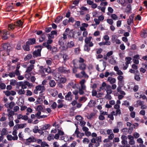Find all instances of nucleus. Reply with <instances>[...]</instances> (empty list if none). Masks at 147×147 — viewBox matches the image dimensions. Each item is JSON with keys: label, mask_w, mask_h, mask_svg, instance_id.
Returning a JSON list of instances; mask_svg holds the SVG:
<instances>
[{"label": "nucleus", "mask_w": 147, "mask_h": 147, "mask_svg": "<svg viewBox=\"0 0 147 147\" xmlns=\"http://www.w3.org/2000/svg\"><path fill=\"white\" fill-rule=\"evenodd\" d=\"M92 38L91 36L86 37L85 39V42L86 44L84 46V50L85 51L88 52L90 50L89 47H92L93 46L94 44L91 41Z\"/></svg>", "instance_id": "nucleus-1"}, {"label": "nucleus", "mask_w": 147, "mask_h": 147, "mask_svg": "<svg viewBox=\"0 0 147 147\" xmlns=\"http://www.w3.org/2000/svg\"><path fill=\"white\" fill-rule=\"evenodd\" d=\"M86 81L84 79L82 80L80 82V88L79 89V93L80 94H82L84 93L83 90L86 89V86L84 83Z\"/></svg>", "instance_id": "nucleus-2"}, {"label": "nucleus", "mask_w": 147, "mask_h": 147, "mask_svg": "<svg viewBox=\"0 0 147 147\" xmlns=\"http://www.w3.org/2000/svg\"><path fill=\"white\" fill-rule=\"evenodd\" d=\"M100 144L97 142L95 138H93L91 140V143H90L88 147H98L99 146Z\"/></svg>", "instance_id": "nucleus-3"}, {"label": "nucleus", "mask_w": 147, "mask_h": 147, "mask_svg": "<svg viewBox=\"0 0 147 147\" xmlns=\"http://www.w3.org/2000/svg\"><path fill=\"white\" fill-rule=\"evenodd\" d=\"M106 62L103 61L102 63H100L99 65H97V70L100 71H104L106 67Z\"/></svg>", "instance_id": "nucleus-4"}, {"label": "nucleus", "mask_w": 147, "mask_h": 147, "mask_svg": "<svg viewBox=\"0 0 147 147\" xmlns=\"http://www.w3.org/2000/svg\"><path fill=\"white\" fill-rule=\"evenodd\" d=\"M36 47H39L37 50H36L33 53V56L34 57H40L41 56V51L42 49L41 46V45H38Z\"/></svg>", "instance_id": "nucleus-5"}, {"label": "nucleus", "mask_w": 147, "mask_h": 147, "mask_svg": "<svg viewBox=\"0 0 147 147\" xmlns=\"http://www.w3.org/2000/svg\"><path fill=\"white\" fill-rule=\"evenodd\" d=\"M45 88L44 86L38 85L36 87L35 89L34 90V92L35 94L38 93V91H41V92H42L43 91L45 90Z\"/></svg>", "instance_id": "nucleus-6"}, {"label": "nucleus", "mask_w": 147, "mask_h": 147, "mask_svg": "<svg viewBox=\"0 0 147 147\" xmlns=\"http://www.w3.org/2000/svg\"><path fill=\"white\" fill-rule=\"evenodd\" d=\"M58 71L63 73H68L69 72V69L66 67L61 66L58 69Z\"/></svg>", "instance_id": "nucleus-7"}, {"label": "nucleus", "mask_w": 147, "mask_h": 147, "mask_svg": "<svg viewBox=\"0 0 147 147\" xmlns=\"http://www.w3.org/2000/svg\"><path fill=\"white\" fill-rule=\"evenodd\" d=\"M3 48L8 53V55H9V53L12 49L10 44L9 43L4 44L3 45Z\"/></svg>", "instance_id": "nucleus-8"}, {"label": "nucleus", "mask_w": 147, "mask_h": 147, "mask_svg": "<svg viewBox=\"0 0 147 147\" xmlns=\"http://www.w3.org/2000/svg\"><path fill=\"white\" fill-rule=\"evenodd\" d=\"M76 77L80 78H82L84 77L85 78H88V76L86 73L84 71H82L81 72L80 74H78L76 75Z\"/></svg>", "instance_id": "nucleus-9"}, {"label": "nucleus", "mask_w": 147, "mask_h": 147, "mask_svg": "<svg viewBox=\"0 0 147 147\" xmlns=\"http://www.w3.org/2000/svg\"><path fill=\"white\" fill-rule=\"evenodd\" d=\"M132 59L130 57H127L125 58L126 62L125 63V65L123 68L124 70L126 69L128 67V64L130 63V61Z\"/></svg>", "instance_id": "nucleus-10"}, {"label": "nucleus", "mask_w": 147, "mask_h": 147, "mask_svg": "<svg viewBox=\"0 0 147 147\" xmlns=\"http://www.w3.org/2000/svg\"><path fill=\"white\" fill-rule=\"evenodd\" d=\"M129 140V144L131 145H133L135 144V142L134 140V137L131 135H128L127 136Z\"/></svg>", "instance_id": "nucleus-11"}, {"label": "nucleus", "mask_w": 147, "mask_h": 147, "mask_svg": "<svg viewBox=\"0 0 147 147\" xmlns=\"http://www.w3.org/2000/svg\"><path fill=\"white\" fill-rule=\"evenodd\" d=\"M76 135L77 138H81L84 135V133H81L79 131L78 128H77L75 131V134L74 135Z\"/></svg>", "instance_id": "nucleus-12"}, {"label": "nucleus", "mask_w": 147, "mask_h": 147, "mask_svg": "<svg viewBox=\"0 0 147 147\" xmlns=\"http://www.w3.org/2000/svg\"><path fill=\"white\" fill-rule=\"evenodd\" d=\"M15 105V103L13 102H8L6 103L5 105V106L7 108L10 109H12Z\"/></svg>", "instance_id": "nucleus-13"}, {"label": "nucleus", "mask_w": 147, "mask_h": 147, "mask_svg": "<svg viewBox=\"0 0 147 147\" xmlns=\"http://www.w3.org/2000/svg\"><path fill=\"white\" fill-rule=\"evenodd\" d=\"M26 123L16 124L14 126V128L18 129L20 128H23L26 127Z\"/></svg>", "instance_id": "nucleus-14"}, {"label": "nucleus", "mask_w": 147, "mask_h": 147, "mask_svg": "<svg viewBox=\"0 0 147 147\" xmlns=\"http://www.w3.org/2000/svg\"><path fill=\"white\" fill-rule=\"evenodd\" d=\"M7 138L8 140L11 141L12 140H17L18 139V136H12L11 135L8 134L7 136Z\"/></svg>", "instance_id": "nucleus-15"}, {"label": "nucleus", "mask_w": 147, "mask_h": 147, "mask_svg": "<svg viewBox=\"0 0 147 147\" xmlns=\"http://www.w3.org/2000/svg\"><path fill=\"white\" fill-rule=\"evenodd\" d=\"M65 99L66 100H71L72 99V95L71 93L69 92L65 96Z\"/></svg>", "instance_id": "nucleus-16"}, {"label": "nucleus", "mask_w": 147, "mask_h": 147, "mask_svg": "<svg viewBox=\"0 0 147 147\" xmlns=\"http://www.w3.org/2000/svg\"><path fill=\"white\" fill-rule=\"evenodd\" d=\"M20 85L22 86V88L23 89L26 88H27L26 85L28 86H30V84L28 82L25 81L24 84H22V83H20Z\"/></svg>", "instance_id": "nucleus-17"}, {"label": "nucleus", "mask_w": 147, "mask_h": 147, "mask_svg": "<svg viewBox=\"0 0 147 147\" xmlns=\"http://www.w3.org/2000/svg\"><path fill=\"white\" fill-rule=\"evenodd\" d=\"M75 45V43L73 41H70L68 42L66 46L67 48H70L74 47Z\"/></svg>", "instance_id": "nucleus-18"}, {"label": "nucleus", "mask_w": 147, "mask_h": 147, "mask_svg": "<svg viewBox=\"0 0 147 147\" xmlns=\"http://www.w3.org/2000/svg\"><path fill=\"white\" fill-rule=\"evenodd\" d=\"M114 70L117 71V74L118 75H121L123 74V73L120 70L117 66H115L114 67Z\"/></svg>", "instance_id": "nucleus-19"}, {"label": "nucleus", "mask_w": 147, "mask_h": 147, "mask_svg": "<svg viewBox=\"0 0 147 147\" xmlns=\"http://www.w3.org/2000/svg\"><path fill=\"white\" fill-rule=\"evenodd\" d=\"M71 104L73 106H74L75 108H80L82 105V104L78 102H72Z\"/></svg>", "instance_id": "nucleus-20"}, {"label": "nucleus", "mask_w": 147, "mask_h": 147, "mask_svg": "<svg viewBox=\"0 0 147 147\" xmlns=\"http://www.w3.org/2000/svg\"><path fill=\"white\" fill-rule=\"evenodd\" d=\"M36 42L35 38H33L29 40L28 41L26 42L27 45H32L35 43Z\"/></svg>", "instance_id": "nucleus-21"}, {"label": "nucleus", "mask_w": 147, "mask_h": 147, "mask_svg": "<svg viewBox=\"0 0 147 147\" xmlns=\"http://www.w3.org/2000/svg\"><path fill=\"white\" fill-rule=\"evenodd\" d=\"M122 147H130V145L128 144L127 141H122Z\"/></svg>", "instance_id": "nucleus-22"}, {"label": "nucleus", "mask_w": 147, "mask_h": 147, "mask_svg": "<svg viewBox=\"0 0 147 147\" xmlns=\"http://www.w3.org/2000/svg\"><path fill=\"white\" fill-rule=\"evenodd\" d=\"M107 80L111 84L115 83L116 82V80L115 78H113L110 77H109L108 78Z\"/></svg>", "instance_id": "nucleus-23"}, {"label": "nucleus", "mask_w": 147, "mask_h": 147, "mask_svg": "<svg viewBox=\"0 0 147 147\" xmlns=\"http://www.w3.org/2000/svg\"><path fill=\"white\" fill-rule=\"evenodd\" d=\"M134 18V16L131 15L129 17V19L128 20L127 22L128 25H130L133 22Z\"/></svg>", "instance_id": "nucleus-24"}, {"label": "nucleus", "mask_w": 147, "mask_h": 147, "mask_svg": "<svg viewBox=\"0 0 147 147\" xmlns=\"http://www.w3.org/2000/svg\"><path fill=\"white\" fill-rule=\"evenodd\" d=\"M34 65L32 64H30L28 66L26 71V72H28L30 71L34 68Z\"/></svg>", "instance_id": "nucleus-25"}, {"label": "nucleus", "mask_w": 147, "mask_h": 147, "mask_svg": "<svg viewBox=\"0 0 147 147\" xmlns=\"http://www.w3.org/2000/svg\"><path fill=\"white\" fill-rule=\"evenodd\" d=\"M139 104L141 106V109H146L147 108V106L144 104V102H140Z\"/></svg>", "instance_id": "nucleus-26"}, {"label": "nucleus", "mask_w": 147, "mask_h": 147, "mask_svg": "<svg viewBox=\"0 0 147 147\" xmlns=\"http://www.w3.org/2000/svg\"><path fill=\"white\" fill-rule=\"evenodd\" d=\"M79 68L80 69L84 71L86 68V65L85 64L82 63L80 65Z\"/></svg>", "instance_id": "nucleus-27"}, {"label": "nucleus", "mask_w": 147, "mask_h": 147, "mask_svg": "<svg viewBox=\"0 0 147 147\" xmlns=\"http://www.w3.org/2000/svg\"><path fill=\"white\" fill-rule=\"evenodd\" d=\"M54 76L55 77V79L56 80H58L60 79V75L57 72L54 73Z\"/></svg>", "instance_id": "nucleus-28"}, {"label": "nucleus", "mask_w": 147, "mask_h": 147, "mask_svg": "<svg viewBox=\"0 0 147 147\" xmlns=\"http://www.w3.org/2000/svg\"><path fill=\"white\" fill-rule=\"evenodd\" d=\"M49 84L50 86L52 87H54L56 84V83L53 80H51L49 82Z\"/></svg>", "instance_id": "nucleus-29"}, {"label": "nucleus", "mask_w": 147, "mask_h": 147, "mask_svg": "<svg viewBox=\"0 0 147 147\" xmlns=\"http://www.w3.org/2000/svg\"><path fill=\"white\" fill-rule=\"evenodd\" d=\"M50 126V125L49 124H45L41 128L43 130L45 131L46 129H47Z\"/></svg>", "instance_id": "nucleus-30"}, {"label": "nucleus", "mask_w": 147, "mask_h": 147, "mask_svg": "<svg viewBox=\"0 0 147 147\" xmlns=\"http://www.w3.org/2000/svg\"><path fill=\"white\" fill-rule=\"evenodd\" d=\"M8 134L7 131L6 129H3L1 132V135L3 136L4 135L7 134Z\"/></svg>", "instance_id": "nucleus-31"}, {"label": "nucleus", "mask_w": 147, "mask_h": 147, "mask_svg": "<svg viewBox=\"0 0 147 147\" xmlns=\"http://www.w3.org/2000/svg\"><path fill=\"white\" fill-rule=\"evenodd\" d=\"M106 86V83L105 82H103L101 86H100V90L99 91H100L101 90H103L104 89H105Z\"/></svg>", "instance_id": "nucleus-32"}, {"label": "nucleus", "mask_w": 147, "mask_h": 147, "mask_svg": "<svg viewBox=\"0 0 147 147\" xmlns=\"http://www.w3.org/2000/svg\"><path fill=\"white\" fill-rule=\"evenodd\" d=\"M43 130L42 129L40 128V129H38V133L40 134V135H43V136L44 135V132H45V133L48 134V132L47 131H45L44 132H43Z\"/></svg>", "instance_id": "nucleus-33"}, {"label": "nucleus", "mask_w": 147, "mask_h": 147, "mask_svg": "<svg viewBox=\"0 0 147 147\" xmlns=\"http://www.w3.org/2000/svg\"><path fill=\"white\" fill-rule=\"evenodd\" d=\"M63 58L64 61H66L67 60L69 59V57L66 54H65L63 55Z\"/></svg>", "instance_id": "nucleus-34"}, {"label": "nucleus", "mask_w": 147, "mask_h": 147, "mask_svg": "<svg viewBox=\"0 0 147 147\" xmlns=\"http://www.w3.org/2000/svg\"><path fill=\"white\" fill-rule=\"evenodd\" d=\"M141 36L142 37L145 38L147 36V31L145 30L142 32Z\"/></svg>", "instance_id": "nucleus-35"}, {"label": "nucleus", "mask_w": 147, "mask_h": 147, "mask_svg": "<svg viewBox=\"0 0 147 147\" xmlns=\"http://www.w3.org/2000/svg\"><path fill=\"white\" fill-rule=\"evenodd\" d=\"M95 104H96L95 102H89L88 106L90 107H92L94 106Z\"/></svg>", "instance_id": "nucleus-36"}, {"label": "nucleus", "mask_w": 147, "mask_h": 147, "mask_svg": "<svg viewBox=\"0 0 147 147\" xmlns=\"http://www.w3.org/2000/svg\"><path fill=\"white\" fill-rule=\"evenodd\" d=\"M123 123L121 122H118L117 123V127L118 128H121L122 127Z\"/></svg>", "instance_id": "nucleus-37"}, {"label": "nucleus", "mask_w": 147, "mask_h": 147, "mask_svg": "<svg viewBox=\"0 0 147 147\" xmlns=\"http://www.w3.org/2000/svg\"><path fill=\"white\" fill-rule=\"evenodd\" d=\"M95 115V113H91L90 114L88 115L87 117V118L88 119H91Z\"/></svg>", "instance_id": "nucleus-38"}, {"label": "nucleus", "mask_w": 147, "mask_h": 147, "mask_svg": "<svg viewBox=\"0 0 147 147\" xmlns=\"http://www.w3.org/2000/svg\"><path fill=\"white\" fill-rule=\"evenodd\" d=\"M134 79L137 81H140V77L139 74H136L134 76Z\"/></svg>", "instance_id": "nucleus-39"}, {"label": "nucleus", "mask_w": 147, "mask_h": 147, "mask_svg": "<svg viewBox=\"0 0 147 147\" xmlns=\"http://www.w3.org/2000/svg\"><path fill=\"white\" fill-rule=\"evenodd\" d=\"M105 145L106 147H111L112 146V143L110 141L105 143Z\"/></svg>", "instance_id": "nucleus-40"}, {"label": "nucleus", "mask_w": 147, "mask_h": 147, "mask_svg": "<svg viewBox=\"0 0 147 147\" xmlns=\"http://www.w3.org/2000/svg\"><path fill=\"white\" fill-rule=\"evenodd\" d=\"M38 126H35L33 129V132L34 133H36L38 132Z\"/></svg>", "instance_id": "nucleus-41"}, {"label": "nucleus", "mask_w": 147, "mask_h": 147, "mask_svg": "<svg viewBox=\"0 0 147 147\" xmlns=\"http://www.w3.org/2000/svg\"><path fill=\"white\" fill-rule=\"evenodd\" d=\"M131 9V5L129 4L128 5L127 7L125 10V11L126 12H129L130 11Z\"/></svg>", "instance_id": "nucleus-42"}, {"label": "nucleus", "mask_w": 147, "mask_h": 147, "mask_svg": "<svg viewBox=\"0 0 147 147\" xmlns=\"http://www.w3.org/2000/svg\"><path fill=\"white\" fill-rule=\"evenodd\" d=\"M16 83V81L15 80H12L10 81V84L12 86H15Z\"/></svg>", "instance_id": "nucleus-43"}, {"label": "nucleus", "mask_w": 147, "mask_h": 147, "mask_svg": "<svg viewBox=\"0 0 147 147\" xmlns=\"http://www.w3.org/2000/svg\"><path fill=\"white\" fill-rule=\"evenodd\" d=\"M13 129L14 130L12 132L13 135L14 136H18L16 134L17 133V130H18V129H15V128H14V127H13Z\"/></svg>", "instance_id": "nucleus-44"}, {"label": "nucleus", "mask_w": 147, "mask_h": 147, "mask_svg": "<svg viewBox=\"0 0 147 147\" xmlns=\"http://www.w3.org/2000/svg\"><path fill=\"white\" fill-rule=\"evenodd\" d=\"M76 119L79 122L83 119L82 117L80 115H77L76 117Z\"/></svg>", "instance_id": "nucleus-45"}, {"label": "nucleus", "mask_w": 147, "mask_h": 147, "mask_svg": "<svg viewBox=\"0 0 147 147\" xmlns=\"http://www.w3.org/2000/svg\"><path fill=\"white\" fill-rule=\"evenodd\" d=\"M118 79L119 80V83H121L122 82L123 77L122 76H119L117 77Z\"/></svg>", "instance_id": "nucleus-46"}, {"label": "nucleus", "mask_w": 147, "mask_h": 147, "mask_svg": "<svg viewBox=\"0 0 147 147\" xmlns=\"http://www.w3.org/2000/svg\"><path fill=\"white\" fill-rule=\"evenodd\" d=\"M86 122L82 119L80 122L79 125L82 127L84 126L86 124Z\"/></svg>", "instance_id": "nucleus-47"}, {"label": "nucleus", "mask_w": 147, "mask_h": 147, "mask_svg": "<svg viewBox=\"0 0 147 147\" xmlns=\"http://www.w3.org/2000/svg\"><path fill=\"white\" fill-rule=\"evenodd\" d=\"M48 140L50 141L54 139V135L53 134H50L47 138Z\"/></svg>", "instance_id": "nucleus-48"}, {"label": "nucleus", "mask_w": 147, "mask_h": 147, "mask_svg": "<svg viewBox=\"0 0 147 147\" xmlns=\"http://www.w3.org/2000/svg\"><path fill=\"white\" fill-rule=\"evenodd\" d=\"M17 91L18 92V93L19 94H24L25 92L24 90L23 89H21L19 90H17Z\"/></svg>", "instance_id": "nucleus-49"}, {"label": "nucleus", "mask_w": 147, "mask_h": 147, "mask_svg": "<svg viewBox=\"0 0 147 147\" xmlns=\"http://www.w3.org/2000/svg\"><path fill=\"white\" fill-rule=\"evenodd\" d=\"M45 97L43 96H40L38 98V101H46V100L45 99Z\"/></svg>", "instance_id": "nucleus-50"}, {"label": "nucleus", "mask_w": 147, "mask_h": 147, "mask_svg": "<svg viewBox=\"0 0 147 147\" xmlns=\"http://www.w3.org/2000/svg\"><path fill=\"white\" fill-rule=\"evenodd\" d=\"M29 45H24L23 46V48L25 50L28 51L29 50Z\"/></svg>", "instance_id": "nucleus-51"}, {"label": "nucleus", "mask_w": 147, "mask_h": 147, "mask_svg": "<svg viewBox=\"0 0 147 147\" xmlns=\"http://www.w3.org/2000/svg\"><path fill=\"white\" fill-rule=\"evenodd\" d=\"M66 79L63 77L61 78L60 79V82L61 83H64L66 81Z\"/></svg>", "instance_id": "nucleus-52"}, {"label": "nucleus", "mask_w": 147, "mask_h": 147, "mask_svg": "<svg viewBox=\"0 0 147 147\" xmlns=\"http://www.w3.org/2000/svg\"><path fill=\"white\" fill-rule=\"evenodd\" d=\"M111 17L114 20H116L118 19V17L115 14H112L111 15Z\"/></svg>", "instance_id": "nucleus-53"}, {"label": "nucleus", "mask_w": 147, "mask_h": 147, "mask_svg": "<svg viewBox=\"0 0 147 147\" xmlns=\"http://www.w3.org/2000/svg\"><path fill=\"white\" fill-rule=\"evenodd\" d=\"M107 22L110 25H112L113 23V20L112 19H108L107 20Z\"/></svg>", "instance_id": "nucleus-54"}, {"label": "nucleus", "mask_w": 147, "mask_h": 147, "mask_svg": "<svg viewBox=\"0 0 147 147\" xmlns=\"http://www.w3.org/2000/svg\"><path fill=\"white\" fill-rule=\"evenodd\" d=\"M109 62L110 63L113 65L115 64L116 63L115 60L113 58L110 59L109 60Z\"/></svg>", "instance_id": "nucleus-55"}, {"label": "nucleus", "mask_w": 147, "mask_h": 147, "mask_svg": "<svg viewBox=\"0 0 147 147\" xmlns=\"http://www.w3.org/2000/svg\"><path fill=\"white\" fill-rule=\"evenodd\" d=\"M16 23L17 24V25H15V26H21L23 24V22H22L20 20H19L18 21H17L16 22Z\"/></svg>", "instance_id": "nucleus-56"}, {"label": "nucleus", "mask_w": 147, "mask_h": 147, "mask_svg": "<svg viewBox=\"0 0 147 147\" xmlns=\"http://www.w3.org/2000/svg\"><path fill=\"white\" fill-rule=\"evenodd\" d=\"M6 88V85L4 83H1L0 84V88L2 89H5Z\"/></svg>", "instance_id": "nucleus-57"}, {"label": "nucleus", "mask_w": 147, "mask_h": 147, "mask_svg": "<svg viewBox=\"0 0 147 147\" xmlns=\"http://www.w3.org/2000/svg\"><path fill=\"white\" fill-rule=\"evenodd\" d=\"M127 138H128L127 137L124 135H122L121 137V138L122 140V141H127Z\"/></svg>", "instance_id": "nucleus-58"}, {"label": "nucleus", "mask_w": 147, "mask_h": 147, "mask_svg": "<svg viewBox=\"0 0 147 147\" xmlns=\"http://www.w3.org/2000/svg\"><path fill=\"white\" fill-rule=\"evenodd\" d=\"M49 145L45 142H42L41 144V146L42 147L48 146Z\"/></svg>", "instance_id": "nucleus-59"}, {"label": "nucleus", "mask_w": 147, "mask_h": 147, "mask_svg": "<svg viewBox=\"0 0 147 147\" xmlns=\"http://www.w3.org/2000/svg\"><path fill=\"white\" fill-rule=\"evenodd\" d=\"M95 139L97 142H98L99 143L101 141V137L100 136L96 137Z\"/></svg>", "instance_id": "nucleus-60"}, {"label": "nucleus", "mask_w": 147, "mask_h": 147, "mask_svg": "<svg viewBox=\"0 0 147 147\" xmlns=\"http://www.w3.org/2000/svg\"><path fill=\"white\" fill-rule=\"evenodd\" d=\"M119 141V138L116 137L114 138L113 140V142H118Z\"/></svg>", "instance_id": "nucleus-61"}, {"label": "nucleus", "mask_w": 147, "mask_h": 147, "mask_svg": "<svg viewBox=\"0 0 147 147\" xmlns=\"http://www.w3.org/2000/svg\"><path fill=\"white\" fill-rule=\"evenodd\" d=\"M114 137V134H111L108 136V138L110 140H112Z\"/></svg>", "instance_id": "nucleus-62"}, {"label": "nucleus", "mask_w": 147, "mask_h": 147, "mask_svg": "<svg viewBox=\"0 0 147 147\" xmlns=\"http://www.w3.org/2000/svg\"><path fill=\"white\" fill-rule=\"evenodd\" d=\"M9 76L11 78L15 77V74L14 72H12L9 74Z\"/></svg>", "instance_id": "nucleus-63"}, {"label": "nucleus", "mask_w": 147, "mask_h": 147, "mask_svg": "<svg viewBox=\"0 0 147 147\" xmlns=\"http://www.w3.org/2000/svg\"><path fill=\"white\" fill-rule=\"evenodd\" d=\"M135 138H137L140 136L139 134L137 132H135L133 134Z\"/></svg>", "instance_id": "nucleus-64"}]
</instances>
